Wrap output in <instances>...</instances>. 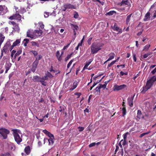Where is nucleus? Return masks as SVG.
Instances as JSON below:
<instances>
[{
  "label": "nucleus",
  "instance_id": "23",
  "mask_svg": "<svg viewBox=\"0 0 156 156\" xmlns=\"http://www.w3.org/2000/svg\"><path fill=\"white\" fill-rule=\"evenodd\" d=\"M109 57L107 59V61H109L113 59L115 57V54L114 53H111L109 54Z\"/></svg>",
  "mask_w": 156,
  "mask_h": 156
},
{
  "label": "nucleus",
  "instance_id": "48",
  "mask_svg": "<svg viewBox=\"0 0 156 156\" xmlns=\"http://www.w3.org/2000/svg\"><path fill=\"white\" fill-rule=\"evenodd\" d=\"M47 135L49 137V138H54V135L52 134H51L50 132Z\"/></svg>",
  "mask_w": 156,
  "mask_h": 156
},
{
  "label": "nucleus",
  "instance_id": "32",
  "mask_svg": "<svg viewBox=\"0 0 156 156\" xmlns=\"http://www.w3.org/2000/svg\"><path fill=\"white\" fill-rule=\"evenodd\" d=\"M152 54V53L150 52L147 53L143 55V57L144 58H147L148 56L151 55Z\"/></svg>",
  "mask_w": 156,
  "mask_h": 156
},
{
  "label": "nucleus",
  "instance_id": "4",
  "mask_svg": "<svg viewBox=\"0 0 156 156\" xmlns=\"http://www.w3.org/2000/svg\"><path fill=\"white\" fill-rule=\"evenodd\" d=\"M10 131L7 129L4 128H0V137L3 139H6Z\"/></svg>",
  "mask_w": 156,
  "mask_h": 156
},
{
  "label": "nucleus",
  "instance_id": "62",
  "mask_svg": "<svg viewBox=\"0 0 156 156\" xmlns=\"http://www.w3.org/2000/svg\"><path fill=\"white\" fill-rule=\"evenodd\" d=\"M9 24H12L14 26L16 24V23L14 21H9Z\"/></svg>",
  "mask_w": 156,
  "mask_h": 156
},
{
  "label": "nucleus",
  "instance_id": "46",
  "mask_svg": "<svg viewBox=\"0 0 156 156\" xmlns=\"http://www.w3.org/2000/svg\"><path fill=\"white\" fill-rule=\"evenodd\" d=\"M78 129L79 131V132H82L84 128L83 127L79 126L78 127Z\"/></svg>",
  "mask_w": 156,
  "mask_h": 156
},
{
  "label": "nucleus",
  "instance_id": "64",
  "mask_svg": "<svg viewBox=\"0 0 156 156\" xmlns=\"http://www.w3.org/2000/svg\"><path fill=\"white\" fill-rule=\"evenodd\" d=\"M79 17V15L77 14V13H76V14H74V17L75 18H77Z\"/></svg>",
  "mask_w": 156,
  "mask_h": 156
},
{
  "label": "nucleus",
  "instance_id": "35",
  "mask_svg": "<svg viewBox=\"0 0 156 156\" xmlns=\"http://www.w3.org/2000/svg\"><path fill=\"white\" fill-rule=\"evenodd\" d=\"M73 54V53L72 52L70 54L68 55L67 57H66L65 58V61L66 62L69 60V59L70 58Z\"/></svg>",
  "mask_w": 156,
  "mask_h": 156
},
{
  "label": "nucleus",
  "instance_id": "54",
  "mask_svg": "<svg viewBox=\"0 0 156 156\" xmlns=\"http://www.w3.org/2000/svg\"><path fill=\"white\" fill-rule=\"evenodd\" d=\"M31 43L32 44V45L33 46H37V43H36L35 42L32 41L31 42Z\"/></svg>",
  "mask_w": 156,
  "mask_h": 156
},
{
  "label": "nucleus",
  "instance_id": "17",
  "mask_svg": "<svg viewBox=\"0 0 156 156\" xmlns=\"http://www.w3.org/2000/svg\"><path fill=\"white\" fill-rule=\"evenodd\" d=\"M113 29L114 30L118 31L119 32H122V30L121 29H120L119 27H118L115 23L114 24L113 27Z\"/></svg>",
  "mask_w": 156,
  "mask_h": 156
},
{
  "label": "nucleus",
  "instance_id": "42",
  "mask_svg": "<svg viewBox=\"0 0 156 156\" xmlns=\"http://www.w3.org/2000/svg\"><path fill=\"white\" fill-rule=\"evenodd\" d=\"M11 66L9 64H7L5 66V69L9 70Z\"/></svg>",
  "mask_w": 156,
  "mask_h": 156
},
{
  "label": "nucleus",
  "instance_id": "2",
  "mask_svg": "<svg viewBox=\"0 0 156 156\" xmlns=\"http://www.w3.org/2000/svg\"><path fill=\"white\" fill-rule=\"evenodd\" d=\"M102 43H93L91 46V53L94 54L97 53L98 51L101 50V48L103 46Z\"/></svg>",
  "mask_w": 156,
  "mask_h": 156
},
{
  "label": "nucleus",
  "instance_id": "60",
  "mask_svg": "<svg viewBox=\"0 0 156 156\" xmlns=\"http://www.w3.org/2000/svg\"><path fill=\"white\" fill-rule=\"evenodd\" d=\"M31 71H32L31 69H29L28 71L26 72V75L27 76L28 74L30 73Z\"/></svg>",
  "mask_w": 156,
  "mask_h": 156
},
{
  "label": "nucleus",
  "instance_id": "30",
  "mask_svg": "<svg viewBox=\"0 0 156 156\" xmlns=\"http://www.w3.org/2000/svg\"><path fill=\"white\" fill-rule=\"evenodd\" d=\"M92 62V61H90L88 62H87L86 63V64L84 66L83 68V70H84L85 69H87V67Z\"/></svg>",
  "mask_w": 156,
  "mask_h": 156
},
{
  "label": "nucleus",
  "instance_id": "12",
  "mask_svg": "<svg viewBox=\"0 0 156 156\" xmlns=\"http://www.w3.org/2000/svg\"><path fill=\"white\" fill-rule=\"evenodd\" d=\"M132 13H131L127 16L126 21V23L127 25H128V24H130L129 22L132 18Z\"/></svg>",
  "mask_w": 156,
  "mask_h": 156
},
{
  "label": "nucleus",
  "instance_id": "57",
  "mask_svg": "<svg viewBox=\"0 0 156 156\" xmlns=\"http://www.w3.org/2000/svg\"><path fill=\"white\" fill-rule=\"evenodd\" d=\"M96 144L95 143H93L90 144L89 145V147H91L94 146Z\"/></svg>",
  "mask_w": 156,
  "mask_h": 156
},
{
  "label": "nucleus",
  "instance_id": "61",
  "mask_svg": "<svg viewBox=\"0 0 156 156\" xmlns=\"http://www.w3.org/2000/svg\"><path fill=\"white\" fill-rule=\"evenodd\" d=\"M156 72V69L155 68L154 70L152 71L151 72V73L153 75Z\"/></svg>",
  "mask_w": 156,
  "mask_h": 156
},
{
  "label": "nucleus",
  "instance_id": "26",
  "mask_svg": "<svg viewBox=\"0 0 156 156\" xmlns=\"http://www.w3.org/2000/svg\"><path fill=\"white\" fill-rule=\"evenodd\" d=\"M19 12L21 14H23L26 12V10L23 7L20 8L19 10Z\"/></svg>",
  "mask_w": 156,
  "mask_h": 156
},
{
  "label": "nucleus",
  "instance_id": "63",
  "mask_svg": "<svg viewBox=\"0 0 156 156\" xmlns=\"http://www.w3.org/2000/svg\"><path fill=\"white\" fill-rule=\"evenodd\" d=\"M49 71L51 72L53 71L54 73H55L56 71V70H54L53 69V67L52 66H51V67L50 68Z\"/></svg>",
  "mask_w": 156,
  "mask_h": 156
},
{
  "label": "nucleus",
  "instance_id": "1",
  "mask_svg": "<svg viewBox=\"0 0 156 156\" xmlns=\"http://www.w3.org/2000/svg\"><path fill=\"white\" fill-rule=\"evenodd\" d=\"M156 81V76H154L147 80L146 85L143 87L141 93L143 94L145 93L148 90L150 89L153 85L154 82Z\"/></svg>",
  "mask_w": 156,
  "mask_h": 156
},
{
  "label": "nucleus",
  "instance_id": "28",
  "mask_svg": "<svg viewBox=\"0 0 156 156\" xmlns=\"http://www.w3.org/2000/svg\"><path fill=\"white\" fill-rule=\"evenodd\" d=\"M20 42V40L17 39L13 44V47H15L19 44Z\"/></svg>",
  "mask_w": 156,
  "mask_h": 156
},
{
  "label": "nucleus",
  "instance_id": "58",
  "mask_svg": "<svg viewBox=\"0 0 156 156\" xmlns=\"http://www.w3.org/2000/svg\"><path fill=\"white\" fill-rule=\"evenodd\" d=\"M120 74L121 76H123L124 75H126L127 74V73H124L122 71H121L120 72Z\"/></svg>",
  "mask_w": 156,
  "mask_h": 156
},
{
  "label": "nucleus",
  "instance_id": "27",
  "mask_svg": "<svg viewBox=\"0 0 156 156\" xmlns=\"http://www.w3.org/2000/svg\"><path fill=\"white\" fill-rule=\"evenodd\" d=\"M141 115L142 113L141 111L140 110H138L137 116V118L139 119H140L142 118Z\"/></svg>",
  "mask_w": 156,
  "mask_h": 156
},
{
  "label": "nucleus",
  "instance_id": "7",
  "mask_svg": "<svg viewBox=\"0 0 156 156\" xmlns=\"http://www.w3.org/2000/svg\"><path fill=\"white\" fill-rule=\"evenodd\" d=\"M126 87V86L125 84H123L120 86L116 85L114 86V90L118 91L125 88Z\"/></svg>",
  "mask_w": 156,
  "mask_h": 156
},
{
  "label": "nucleus",
  "instance_id": "5",
  "mask_svg": "<svg viewBox=\"0 0 156 156\" xmlns=\"http://www.w3.org/2000/svg\"><path fill=\"white\" fill-rule=\"evenodd\" d=\"M21 16L19 14V12L18 11L16 12V13L10 16L9 19L11 20H16L19 21L21 20Z\"/></svg>",
  "mask_w": 156,
  "mask_h": 156
},
{
  "label": "nucleus",
  "instance_id": "40",
  "mask_svg": "<svg viewBox=\"0 0 156 156\" xmlns=\"http://www.w3.org/2000/svg\"><path fill=\"white\" fill-rule=\"evenodd\" d=\"M40 82L41 83L42 85L44 86H46V82H45L44 80H41L40 81Z\"/></svg>",
  "mask_w": 156,
  "mask_h": 156
},
{
  "label": "nucleus",
  "instance_id": "29",
  "mask_svg": "<svg viewBox=\"0 0 156 156\" xmlns=\"http://www.w3.org/2000/svg\"><path fill=\"white\" fill-rule=\"evenodd\" d=\"M29 41V39L27 38H25L24 39L23 42L24 44V46L25 47H26L27 46V44L28 43Z\"/></svg>",
  "mask_w": 156,
  "mask_h": 156
},
{
  "label": "nucleus",
  "instance_id": "33",
  "mask_svg": "<svg viewBox=\"0 0 156 156\" xmlns=\"http://www.w3.org/2000/svg\"><path fill=\"white\" fill-rule=\"evenodd\" d=\"M122 116H124L126 114V107H123L122 109Z\"/></svg>",
  "mask_w": 156,
  "mask_h": 156
},
{
  "label": "nucleus",
  "instance_id": "50",
  "mask_svg": "<svg viewBox=\"0 0 156 156\" xmlns=\"http://www.w3.org/2000/svg\"><path fill=\"white\" fill-rule=\"evenodd\" d=\"M92 39V38L91 37H90L88 41H87V43L89 45H90L91 44V41Z\"/></svg>",
  "mask_w": 156,
  "mask_h": 156
},
{
  "label": "nucleus",
  "instance_id": "22",
  "mask_svg": "<svg viewBox=\"0 0 156 156\" xmlns=\"http://www.w3.org/2000/svg\"><path fill=\"white\" fill-rule=\"evenodd\" d=\"M43 33L42 31L41 30H35V33L36 34V35L37 36H41Z\"/></svg>",
  "mask_w": 156,
  "mask_h": 156
},
{
  "label": "nucleus",
  "instance_id": "14",
  "mask_svg": "<svg viewBox=\"0 0 156 156\" xmlns=\"http://www.w3.org/2000/svg\"><path fill=\"white\" fill-rule=\"evenodd\" d=\"M41 80V77L38 76H33V80L34 82H40Z\"/></svg>",
  "mask_w": 156,
  "mask_h": 156
},
{
  "label": "nucleus",
  "instance_id": "16",
  "mask_svg": "<svg viewBox=\"0 0 156 156\" xmlns=\"http://www.w3.org/2000/svg\"><path fill=\"white\" fill-rule=\"evenodd\" d=\"M27 36L28 37L33 39L34 38V36L30 30H28L27 32Z\"/></svg>",
  "mask_w": 156,
  "mask_h": 156
},
{
  "label": "nucleus",
  "instance_id": "43",
  "mask_svg": "<svg viewBox=\"0 0 156 156\" xmlns=\"http://www.w3.org/2000/svg\"><path fill=\"white\" fill-rule=\"evenodd\" d=\"M73 61V59H72L69 62V63H68V64L67 66V69H68L70 67V66L72 64Z\"/></svg>",
  "mask_w": 156,
  "mask_h": 156
},
{
  "label": "nucleus",
  "instance_id": "10",
  "mask_svg": "<svg viewBox=\"0 0 156 156\" xmlns=\"http://www.w3.org/2000/svg\"><path fill=\"white\" fill-rule=\"evenodd\" d=\"M9 46L10 44L9 43L8 44L6 43L3 47L1 51V52H3L6 53L8 51V48L9 47Z\"/></svg>",
  "mask_w": 156,
  "mask_h": 156
},
{
  "label": "nucleus",
  "instance_id": "44",
  "mask_svg": "<svg viewBox=\"0 0 156 156\" xmlns=\"http://www.w3.org/2000/svg\"><path fill=\"white\" fill-rule=\"evenodd\" d=\"M99 85L101 89L103 88V89H105L106 87V86L104 84H102L100 83Z\"/></svg>",
  "mask_w": 156,
  "mask_h": 156
},
{
  "label": "nucleus",
  "instance_id": "53",
  "mask_svg": "<svg viewBox=\"0 0 156 156\" xmlns=\"http://www.w3.org/2000/svg\"><path fill=\"white\" fill-rule=\"evenodd\" d=\"M74 94L75 95H77L78 96L77 98H78L81 95V93L79 92H76Z\"/></svg>",
  "mask_w": 156,
  "mask_h": 156
},
{
  "label": "nucleus",
  "instance_id": "38",
  "mask_svg": "<svg viewBox=\"0 0 156 156\" xmlns=\"http://www.w3.org/2000/svg\"><path fill=\"white\" fill-rule=\"evenodd\" d=\"M115 13V12L114 11H111L107 13L106 14L109 16L113 15L114 13Z\"/></svg>",
  "mask_w": 156,
  "mask_h": 156
},
{
  "label": "nucleus",
  "instance_id": "36",
  "mask_svg": "<svg viewBox=\"0 0 156 156\" xmlns=\"http://www.w3.org/2000/svg\"><path fill=\"white\" fill-rule=\"evenodd\" d=\"M150 44H147L144 47V49H143V51L146 50V51H147L150 47Z\"/></svg>",
  "mask_w": 156,
  "mask_h": 156
},
{
  "label": "nucleus",
  "instance_id": "18",
  "mask_svg": "<svg viewBox=\"0 0 156 156\" xmlns=\"http://www.w3.org/2000/svg\"><path fill=\"white\" fill-rule=\"evenodd\" d=\"M5 7V6L0 5V15H3L5 13L4 8Z\"/></svg>",
  "mask_w": 156,
  "mask_h": 156
},
{
  "label": "nucleus",
  "instance_id": "15",
  "mask_svg": "<svg viewBox=\"0 0 156 156\" xmlns=\"http://www.w3.org/2000/svg\"><path fill=\"white\" fill-rule=\"evenodd\" d=\"M121 5H127L129 7H130V4L129 2L127 1H126L122 0L120 3Z\"/></svg>",
  "mask_w": 156,
  "mask_h": 156
},
{
  "label": "nucleus",
  "instance_id": "24",
  "mask_svg": "<svg viewBox=\"0 0 156 156\" xmlns=\"http://www.w3.org/2000/svg\"><path fill=\"white\" fill-rule=\"evenodd\" d=\"M5 37L2 33H0V46L3 42Z\"/></svg>",
  "mask_w": 156,
  "mask_h": 156
},
{
  "label": "nucleus",
  "instance_id": "9",
  "mask_svg": "<svg viewBox=\"0 0 156 156\" xmlns=\"http://www.w3.org/2000/svg\"><path fill=\"white\" fill-rule=\"evenodd\" d=\"M24 151L27 155H29L31 152V149L30 146H27L26 147L24 148Z\"/></svg>",
  "mask_w": 156,
  "mask_h": 156
},
{
  "label": "nucleus",
  "instance_id": "3",
  "mask_svg": "<svg viewBox=\"0 0 156 156\" xmlns=\"http://www.w3.org/2000/svg\"><path fill=\"white\" fill-rule=\"evenodd\" d=\"M12 131H13L12 134L14 136L15 141L18 144H20V143L22 141V136L21 135V136H20L18 133L20 132V130L15 129H12Z\"/></svg>",
  "mask_w": 156,
  "mask_h": 156
},
{
  "label": "nucleus",
  "instance_id": "34",
  "mask_svg": "<svg viewBox=\"0 0 156 156\" xmlns=\"http://www.w3.org/2000/svg\"><path fill=\"white\" fill-rule=\"evenodd\" d=\"M116 62V60H114L111 62L108 65L107 68L108 69L109 67L111 66L112 65H113V64H115V63Z\"/></svg>",
  "mask_w": 156,
  "mask_h": 156
},
{
  "label": "nucleus",
  "instance_id": "21",
  "mask_svg": "<svg viewBox=\"0 0 156 156\" xmlns=\"http://www.w3.org/2000/svg\"><path fill=\"white\" fill-rule=\"evenodd\" d=\"M65 4V6H66V7L67 9H75V6L70 4Z\"/></svg>",
  "mask_w": 156,
  "mask_h": 156
},
{
  "label": "nucleus",
  "instance_id": "20",
  "mask_svg": "<svg viewBox=\"0 0 156 156\" xmlns=\"http://www.w3.org/2000/svg\"><path fill=\"white\" fill-rule=\"evenodd\" d=\"M54 138H49L48 139L47 138H45L44 139V140H48V141L49 144V145H52L54 142L53 141V139Z\"/></svg>",
  "mask_w": 156,
  "mask_h": 156
},
{
  "label": "nucleus",
  "instance_id": "37",
  "mask_svg": "<svg viewBox=\"0 0 156 156\" xmlns=\"http://www.w3.org/2000/svg\"><path fill=\"white\" fill-rule=\"evenodd\" d=\"M45 74V76L41 77V80L45 81L48 79V76H47V74Z\"/></svg>",
  "mask_w": 156,
  "mask_h": 156
},
{
  "label": "nucleus",
  "instance_id": "19",
  "mask_svg": "<svg viewBox=\"0 0 156 156\" xmlns=\"http://www.w3.org/2000/svg\"><path fill=\"white\" fill-rule=\"evenodd\" d=\"M150 12H147L145 15L144 20L147 21L149 20L150 19Z\"/></svg>",
  "mask_w": 156,
  "mask_h": 156
},
{
  "label": "nucleus",
  "instance_id": "45",
  "mask_svg": "<svg viewBox=\"0 0 156 156\" xmlns=\"http://www.w3.org/2000/svg\"><path fill=\"white\" fill-rule=\"evenodd\" d=\"M30 51L34 54V56H36L38 55V53L36 51Z\"/></svg>",
  "mask_w": 156,
  "mask_h": 156
},
{
  "label": "nucleus",
  "instance_id": "51",
  "mask_svg": "<svg viewBox=\"0 0 156 156\" xmlns=\"http://www.w3.org/2000/svg\"><path fill=\"white\" fill-rule=\"evenodd\" d=\"M128 134V133L127 132L125 133L123 135V139L124 140H126V139L127 136V135Z\"/></svg>",
  "mask_w": 156,
  "mask_h": 156
},
{
  "label": "nucleus",
  "instance_id": "39",
  "mask_svg": "<svg viewBox=\"0 0 156 156\" xmlns=\"http://www.w3.org/2000/svg\"><path fill=\"white\" fill-rule=\"evenodd\" d=\"M150 133V132H147L146 133H143L140 135L139 136V137L140 138H142L144 136H145L146 135H147V134H149Z\"/></svg>",
  "mask_w": 156,
  "mask_h": 156
},
{
  "label": "nucleus",
  "instance_id": "56",
  "mask_svg": "<svg viewBox=\"0 0 156 156\" xmlns=\"http://www.w3.org/2000/svg\"><path fill=\"white\" fill-rule=\"evenodd\" d=\"M62 11H66V9H67L66 7L65 6V4L63 5L62 7Z\"/></svg>",
  "mask_w": 156,
  "mask_h": 156
},
{
  "label": "nucleus",
  "instance_id": "6",
  "mask_svg": "<svg viewBox=\"0 0 156 156\" xmlns=\"http://www.w3.org/2000/svg\"><path fill=\"white\" fill-rule=\"evenodd\" d=\"M37 58H36V60L34 61L32 64L31 70L33 72H34L36 69L37 65L39 63V61L37 60Z\"/></svg>",
  "mask_w": 156,
  "mask_h": 156
},
{
  "label": "nucleus",
  "instance_id": "13",
  "mask_svg": "<svg viewBox=\"0 0 156 156\" xmlns=\"http://www.w3.org/2000/svg\"><path fill=\"white\" fill-rule=\"evenodd\" d=\"M78 85V83L77 81H75L73 83V86L72 87L70 88L69 89V90L70 91H72L73 90L75 89L77 87Z\"/></svg>",
  "mask_w": 156,
  "mask_h": 156
},
{
  "label": "nucleus",
  "instance_id": "25",
  "mask_svg": "<svg viewBox=\"0 0 156 156\" xmlns=\"http://www.w3.org/2000/svg\"><path fill=\"white\" fill-rule=\"evenodd\" d=\"M14 27L13 28V29L15 30V31L19 32L20 30V28L18 24L16 23L14 26Z\"/></svg>",
  "mask_w": 156,
  "mask_h": 156
},
{
  "label": "nucleus",
  "instance_id": "8",
  "mask_svg": "<svg viewBox=\"0 0 156 156\" xmlns=\"http://www.w3.org/2000/svg\"><path fill=\"white\" fill-rule=\"evenodd\" d=\"M70 26L72 28L73 30L74 34L75 35L76 34V30L77 31L79 28L78 26L77 25H75L73 24H70Z\"/></svg>",
  "mask_w": 156,
  "mask_h": 156
},
{
  "label": "nucleus",
  "instance_id": "55",
  "mask_svg": "<svg viewBox=\"0 0 156 156\" xmlns=\"http://www.w3.org/2000/svg\"><path fill=\"white\" fill-rule=\"evenodd\" d=\"M43 132L45 134H46V135H47L49 132L46 129H44L43 130Z\"/></svg>",
  "mask_w": 156,
  "mask_h": 156
},
{
  "label": "nucleus",
  "instance_id": "41",
  "mask_svg": "<svg viewBox=\"0 0 156 156\" xmlns=\"http://www.w3.org/2000/svg\"><path fill=\"white\" fill-rule=\"evenodd\" d=\"M1 156H11L10 154L6 152L4 154H1Z\"/></svg>",
  "mask_w": 156,
  "mask_h": 156
},
{
  "label": "nucleus",
  "instance_id": "11",
  "mask_svg": "<svg viewBox=\"0 0 156 156\" xmlns=\"http://www.w3.org/2000/svg\"><path fill=\"white\" fill-rule=\"evenodd\" d=\"M133 97L129 98H128V102L129 105L130 107H132L133 106Z\"/></svg>",
  "mask_w": 156,
  "mask_h": 156
},
{
  "label": "nucleus",
  "instance_id": "52",
  "mask_svg": "<svg viewBox=\"0 0 156 156\" xmlns=\"http://www.w3.org/2000/svg\"><path fill=\"white\" fill-rule=\"evenodd\" d=\"M44 16L45 18H47L49 16V13L48 12H44Z\"/></svg>",
  "mask_w": 156,
  "mask_h": 156
},
{
  "label": "nucleus",
  "instance_id": "31",
  "mask_svg": "<svg viewBox=\"0 0 156 156\" xmlns=\"http://www.w3.org/2000/svg\"><path fill=\"white\" fill-rule=\"evenodd\" d=\"M22 52L21 50H19L17 51V52L15 54L14 56V58L15 59L16 58V56L19 55Z\"/></svg>",
  "mask_w": 156,
  "mask_h": 156
},
{
  "label": "nucleus",
  "instance_id": "47",
  "mask_svg": "<svg viewBox=\"0 0 156 156\" xmlns=\"http://www.w3.org/2000/svg\"><path fill=\"white\" fill-rule=\"evenodd\" d=\"M100 89L101 88L99 86H98L95 88V90L96 92H98L99 93H100Z\"/></svg>",
  "mask_w": 156,
  "mask_h": 156
},
{
  "label": "nucleus",
  "instance_id": "59",
  "mask_svg": "<svg viewBox=\"0 0 156 156\" xmlns=\"http://www.w3.org/2000/svg\"><path fill=\"white\" fill-rule=\"evenodd\" d=\"M69 45L70 44H68L67 45L65 46L63 48V50H65L67 48H68V47L69 46Z\"/></svg>",
  "mask_w": 156,
  "mask_h": 156
},
{
  "label": "nucleus",
  "instance_id": "49",
  "mask_svg": "<svg viewBox=\"0 0 156 156\" xmlns=\"http://www.w3.org/2000/svg\"><path fill=\"white\" fill-rule=\"evenodd\" d=\"M48 74H47V76L48 77H51V78H52L53 76L50 73V72H47Z\"/></svg>",
  "mask_w": 156,
  "mask_h": 156
}]
</instances>
